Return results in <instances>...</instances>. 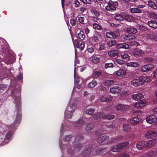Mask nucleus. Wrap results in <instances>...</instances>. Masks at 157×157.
<instances>
[{
    "label": "nucleus",
    "mask_w": 157,
    "mask_h": 157,
    "mask_svg": "<svg viewBox=\"0 0 157 157\" xmlns=\"http://www.w3.org/2000/svg\"><path fill=\"white\" fill-rule=\"evenodd\" d=\"M73 138L75 139L74 143H77L75 144L73 151L74 152H77L79 151L82 147V144L79 143L83 139V137L82 135H77L75 137H72L71 135H67L64 138V140L65 142Z\"/></svg>",
    "instance_id": "nucleus-1"
},
{
    "label": "nucleus",
    "mask_w": 157,
    "mask_h": 157,
    "mask_svg": "<svg viewBox=\"0 0 157 157\" xmlns=\"http://www.w3.org/2000/svg\"><path fill=\"white\" fill-rule=\"evenodd\" d=\"M14 99L17 106V105L18 106V108L17 109V114L16 116V119L14 122V123H19L20 122L21 119V113L20 108L21 104V98L19 96L15 97Z\"/></svg>",
    "instance_id": "nucleus-2"
},
{
    "label": "nucleus",
    "mask_w": 157,
    "mask_h": 157,
    "mask_svg": "<svg viewBox=\"0 0 157 157\" xmlns=\"http://www.w3.org/2000/svg\"><path fill=\"white\" fill-rule=\"evenodd\" d=\"M12 135V132H8L6 135L4 140L3 141L4 135L3 133H0V144H2L1 145H3L7 144L8 141L6 142V140H8L10 139Z\"/></svg>",
    "instance_id": "nucleus-3"
},
{
    "label": "nucleus",
    "mask_w": 157,
    "mask_h": 157,
    "mask_svg": "<svg viewBox=\"0 0 157 157\" xmlns=\"http://www.w3.org/2000/svg\"><path fill=\"white\" fill-rule=\"evenodd\" d=\"M155 66L152 64H149L143 65L141 68V70L143 72H147L154 69Z\"/></svg>",
    "instance_id": "nucleus-4"
},
{
    "label": "nucleus",
    "mask_w": 157,
    "mask_h": 157,
    "mask_svg": "<svg viewBox=\"0 0 157 157\" xmlns=\"http://www.w3.org/2000/svg\"><path fill=\"white\" fill-rule=\"evenodd\" d=\"M147 104L148 102L147 101L146 99H143L133 104V106L135 108L140 109L145 106Z\"/></svg>",
    "instance_id": "nucleus-5"
},
{
    "label": "nucleus",
    "mask_w": 157,
    "mask_h": 157,
    "mask_svg": "<svg viewBox=\"0 0 157 157\" xmlns=\"http://www.w3.org/2000/svg\"><path fill=\"white\" fill-rule=\"evenodd\" d=\"M146 120L147 123L152 124L157 122V118L155 115L152 114L146 117Z\"/></svg>",
    "instance_id": "nucleus-6"
},
{
    "label": "nucleus",
    "mask_w": 157,
    "mask_h": 157,
    "mask_svg": "<svg viewBox=\"0 0 157 157\" xmlns=\"http://www.w3.org/2000/svg\"><path fill=\"white\" fill-rule=\"evenodd\" d=\"M129 108L128 105H125L121 104H117L116 106V110L119 112H121Z\"/></svg>",
    "instance_id": "nucleus-7"
},
{
    "label": "nucleus",
    "mask_w": 157,
    "mask_h": 157,
    "mask_svg": "<svg viewBox=\"0 0 157 157\" xmlns=\"http://www.w3.org/2000/svg\"><path fill=\"white\" fill-rule=\"evenodd\" d=\"M121 88L118 86H113L110 89V92L113 94H117L121 92Z\"/></svg>",
    "instance_id": "nucleus-8"
},
{
    "label": "nucleus",
    "mask_w": 157,
    "mask_h": 157,
    "mask_svg": "<svg viewBox=\"0 0 157 157\" xmlns=\"http://www.w3.org/2000/svg\"><path fill=\"white\" fill-rule=\"evenodd\" d=\"M136 148L139 150H143L147 148L146 141H141L138 142L136 144Z\"/></svg>",
    "instance_id": "nucleus-9"
},
{
    "label": "nucleus",
    "mask_w": 157,
    "mask_h": 157,
    "mask_svg": "<svg viewBox=\"0 0 157 157\" xmlns=\"http://www.w3.org/2000/svg\"><path fill=\"white\" fill-rule=\"evenodd\" d=\"M113 99L112 97L104 94L100 98V101L102 102H110Z\"/></svg>",
    "instance_id": "nucleus-10"
},
{
    "label": "nucleus",
    "mask_w": 157,
    "mask_h": 157,
    "mask_svg": "<svg viewBox=\"0 0 157 157\" xmlns=\"http://www.w3.org/2000/svg\"><path fill=\"white\" fill-rule=\"evenodd\" d=\"M131 83L134 87H137L142 85L140 77L132 79L131 82Z\"/></svg>",
    "instance_id": "nucleus-11"
},
{
    "label": "nucleus",
    "mask_w": 157,
    "mask_h": 157,
    "mask_svg": "<svg viewBox=\"0 0 157 157\" xmlns=\"http://www.w3.org/2000/svg\"><path fill=\"white\" fill-rule=\"evenodd\" d=\"M114 74L118 77H123L126 75V71L124 70L120 69L115 72Z\"/></svg>",
    "instance_id": "nucleus-12"
},
{
    "label": "nucleus",
    "mask_w": 157,
    "mask_h": 157,
    "mask_svg": "<svg viewBox=\"0 0 157 157\" xmlns=\"http://www.w3.org/2000/svg\"><path fill=\"white\" fill-rule=\"evenodd\" d=\"M131 97L132 99L133 100L138 101L143 99L144 97V96L141 93H138L132 95Z\"/></svg>",
    "instance_id": "nucleus-13"
},
{
    "label": "nucleus",
    "mask_w": 157,
    "mask_h": 157,
    "mask_svg": "<svg viewBox=\"0 0 157 157\" xmlns=\"http://www.w3.org/2000/svg\"><path fill=\"white\" fill-rule=\"evenodd\" d=\"M144 54V52L139 49H134L133 51V55L135 56H140Z\"/></svg>",
    "instance_id": "nucleus-14"
},
{
    "label": "nucleus",
    "mask_w": 157,
    "mask_h": 157,
    "mask_svg": "<svg viewBox=\"0 0 157 157\" xmlns=\"http://www.w3.org/2000/svg\"><path fill=\"white\" fill-rule=\"evenodd\" d=\"M157 142L156 139H153L146 142L147 149L152 147Z\"/></svg>",
    "instance_id": "nucleus-15"
},
{
    "label": "nucleus",
    "mask_w": 157,
    "mask_h": 157,
    "mask_svg": "<svg viewBox=\"0 0 157 157\" xmlns=\"http://www.w3.org/2000/svg\"><path fill=\"white\" fill-rule=\"evenodd\" d=\"M142 85L145 83H149L151 81V78L147 76H141L140 77Z\"/></svg>",
    "instance_id": "nucleus-16"
},
{
    "label": "nucleus",
    "mask_w": 157,
    "mask_h": 157,
    "mask_svg": "<svg viewBox=\"0 0 157 157\" xmlns=\"http://www.w3.org/2000/svg\"><path fill=\"white\" fill-rule=\"evenodd\" d=\"M76 108V104L75 103H71L67 107L66 110L68 112L74 113Z\"/></svg>",
    "instance_id": "nucleus-17"
},
{
    "label": "nucleus",
    "mask_w": 157,
    "mask_h": 157,
    "mask_svg": "<svg viewBox=\"0 0 157 157\" xmlns=\"http://www.w3.org/2000/svg\"><path fill=\"white\" fill-rule=\"evenodd\" d=\"M141 119L140 118L135 117L131 119L130 120V123L133 125L137 124L140 121Z\"/></svg>",
    "instance_id": "nucleus-18"
},
{
    "label": "nucleus",
    "mask_w": 157,
    "mask_h": 157,
    "mask_svg": "<svg viewBox=\"0 0 157 157\" xmlns=\"http://www.w3.org/2000/svg\"><path fill=\"white\" fill-rule=\"evenodd\" d=\"M119 53L117 50H111L108 52L109 56L111 57H113L117 56Z\"/></svg>",
    "instance_id": "nucleus-19"
},
{
    "label": "nucleus",
    "mask_w": 157,
    "mask_h": 157,
    "mask_svg": "<svg viewBox=\"0 0 157 157\" xmlns=\"http://www.w3.org/2000/svg\"><path fill=\"white\" fill-rule=\"evenodd\" d=\"M156 153V152L153 151H148L146 152L145 155L140 157H152L155 155Z\"/></svg>",
    "instance_id": "nucleus-20"
},
{
    "label": "nucleus",
    "mask_w": 157,
    "mask_h": 157,
    "mask_svg": "<svg viewBox=\"0 0 157 157\" xmlns=\"http://www.w3.org/2000/svg\"><path fill=\"white\" fill-rule=\"evenodd\" d=\"M92 148L93 147L91 145L87 146L85 148L84 151L82 152L83 155H85L89 154L91 151Z\"/></svg>",
    "instance_id": "nucleus-21"
},
{
    "label": "nucleus",
    "mask_w": 157,
    "mask_h": 157,
    "mask_svg": "<svg viewBox=\"0 0 157 157\" xmlns=\"http://www.w3.org/2000/svg\"><path fill=\"white\" fill-rule=\"evenodd\" d=\"M116 47L118 49L124 48L127 49L129 48V46L128 44L125 43H120L116 44Z\"/></svg>",
    "instance_id": "nucleus-22"
},
{
    "label": "nucleus",
    "mask_w": 157,
    "mask_h": 157,
    "mask_svg": "<svg viewBox=\"0 0 157 157\" xmlns=\"http://www.w3.org/2000/svg\"><path fill=\"white\" fill-rule=\"evenodd\" d=\"M84 123V121L81 119H80L75 123V126L78 128H80L82 127Z\"/></svg>",
    "instance_id": "nucleus-23"
},
{
    "label": "nucleus",
    "mask_w": 157,
    "mask_h": 157,
    "mask_svg": "<svg viewBox=\"0 0 157 157\" xmlns=\"http://www.w3.org/2000/svg\"><path fill=\"white\" fill-rule=\"evenodd\" d=\"M147 38L152 40L157 41V34L152 33L147 35Z\"/></svg>",
    "instance_id": "nucleus-24"
},
{
    "label": "nucleus",
    "mask_w": 157,
    "mask_h": 157,
    "mask_svg": "<svg viewBox=\"0 0 157 157\" xmlns=\"http://www.w3.org/2000/svg\"><path fill=\"white\" fill-rule=\"evenodd\" d=\"M126 31L129 34H135L137 32V29L132 27L127 28Z\"/></svg>",
    "instance_id": "nucleus-25"
},
{
    "label": "nucleus",
    "mask_w": 157,
    "mask_h": 157,
    "mask_svg": "<svg viewBox=\"0 0 157 157\" xmlns=\"http://www.w3.org/2000/svg\"><path fill=\"white\" fill-rule=\"evenodd\" d=\"M147 24L150 27L153 29L157 28V22L154 21H149L147 22Z\"/></svg>",
    "instance_id": "nucleus-26"
},
{
    "label": "nucleus",
    "mask_w": 157,
    "mask_h": 157,
    "mask_svg": "<svg viewBox=\"0 0 157 157\" xmlns=\"http://www.w3.org/2000/svg\"><path fill=\"white\" fill-rule=\"evenodd\" d=\"M112 17L119 21H122L124 19V17L122 15L117 13L113 14Z\"/></svg>",
    "instance_id": "nucleus-27"
},
{
    "label": "nucleus",
    "mask_w": 157,
    "mask_h": 157,
    "mask_svg": "<svg viewBox=\"0 0 157 157\" xmlns=\"http://www.w3.org/2000/svg\"><path fill=\"white\" fill-rule=\"evenodd\" d=\"M108 136L105 135L102 136H100L98 139L97 141L99 143H101L105 140L108 139Z\"/></svg>",
    "instance_id": "nucleus-28"
},
{
    "label": "nucleus",
    "mask_w": 157,
    "mask_h": 157,
    "mask_svg": "<svg viewBox=\"0 0 157 157\" xmlns=\"http://www.w3.org/2000/svg\"><path fill=\"white\" fill-rule=\"evenodd\" d=\"M139 63L136 62H130L127 63L126 65L127 67H136L139 66Z\"/></svg>",
    "instance_id": "nucleus-29"
},
{
    "label": "nucleus",
    "mask_w": 157,
    "mask_h": 157,
    "mask_svg": "<svg viewBox=\"0 0 157 157\" xmlns=\"http://www.w3.org/2000/svg\"><path fill=\"white\" fill-rule=\"evenodd\" d=\"M131 129L130 126L127 124H124L123 126V130L124 132H129Z\"/></svg>",
    "instance_id": "nucleus-30"
},
{
    "label": "nucleus",
    "mask_w": 157,
    "mask_h": 157,
    "mask_svg": "<svg viewBox=\"0 0 157 157\" xmlns=\"http://www.w3.org/2000/svg\"><path fill=\"white\" fill-rule=\"evenodd\" d=\"M105 9L111 12H112L116 10V7L111 5H108L105 7Z\"/></svg>",
    "instance_id": "nucleus-31"
},
{
    "label": "nucleus",
    "mask_w": 157,
    "mask_h": 157,
    "mask_svg": "<svg viewBox=\"0 0 157 157\" xmlns=\"http://www.w3.org/2000/svg\"><path fill=\"white\" fill-rule=\"evenodd\" d=\"M103 114L102 113H96L94 115V119L96 120H98L100 119L102 116L103 117Z\"/></svg>",
    "instance_id": "nucleus-32"
},
{
    "label": "nucleus",
    "mask_w": 157,
    "mask_h": 157,
    "mask_svg": "<svg viewBox=\"0 0 157 157\" xmlns=\"http://www.w3.org/2000/svg\"><path fill=\"white\" fill-rule=\"evenodd\" d=\"M118 146H119L120 148H121V150L122 149L124 148L125 147H127L129 144V143L128 141H126L124 143H122L121 144H118Z\"/></svg>",
    "instance_id": "nucleus-33"
},
{
    "label": "nucleus",
    "mask_w": 157,
    "mask_h": 157,
    "mask_svg": "<svg viewBox=\"0 0 157 157\" xmlns=\"http://www.w3.org/2000/svg\"><path fill=\"white\" fill-rule=\"evenodd\" d=\"M97 84V82L95 80H93L92 81L90 82L88 86L90 88H93Z\"/></svg>",
    "instance_id": "nucleus-34"
},
{
    "label": "nucleus",
    "mask_w": 157,
    "mask_h": 157,
    "mask_svg": "<svg viewBox=\"0 0 157 157\" xmlns=\"http://www.w3.org/2000/svg\"><path fill=\"white\" fill-rule=\"evenodd\" d=\"M73 113L68 112L66 110L65 113V117L67 118L71 119L72 117Z\"/></svg>",
    "instance_id": "nucleus-35"
},
{
    "label": "nucleus",
    "mask_w": 157,
    "mask_h": 157,
    "mask_svg": "<svg viewBox=\"0 0 157 157\" xmlns=\"http://www.w3.org/2000/svg\"><path fill=\"white\" fill-rule=\"evenodd\" d=\"M94 127V126L93 124L92 123L88 124L85 127V129L87 131H90Z\"/></svg>",
    "instance_id": "nucleus-36"
},
{
    "label": "nucleus",
    "mask_w": 157,
    "mask_h": 157,
    "mask_svg": "<svg viewBox=\"0 0 157 157\" xmlns=\"http://www.w3.org/2000/svg\"><path fill=\"white\" fill-rule=\"evenodd\" d=\"M148 5L154 9H157V5L151 1H150L148 2Z\"/></svg>",
    "instance_id": "nucleus-37"
},
{
    "label": "nucleus",
    "mask_w": 157,
    "mask_h": 157,
    "mask_svg": "<svg viewBox=\"0 0 157 157\" xmlns=\"http://www.w3.org/2000/svg\"><path fill=\"white\" fill-rule=\"evenodd\" d=\"M95 110L94 109L89 108L86 110V113L88 115H92L94 112Z\"/></svg>",
    "instance_id": "nucleus-38"
},
{
    "label": "nucleus",
    "mask_w": 157,
    "mask_h": 157,
    "mask_svg": "<svg viewBox=\"0 0 157 157\" xmlns=\"http://www.w3.org/2000/svg\"><path fill=\"white\" fill-rule=\"evenodd\" d=\"M114 117V116L113 115L107 114L103 115V118L104 119L110 120L113 119Z\"/></svg>",
    "instance_id": "nucleus-39"
},
{
    "label": "nucleus",
    "mask_w": 157,
    "mask_h": 157,
    "mask_svg": "<svg viewBox=\"0 0 157 157\" xmlns=\"http://www.w3.org/2000/svg\"><path fill=\"white\" fill-rule=\"evenodd\" d=\"M131 12L133 13H140L142 12L141 10L136 8H131L130 9Z\"/></svg>",
    "instance_id": "nucleus-40"
},
{
    "label": "nucleus",
    "mask_w": 157,
    "mask_h": 157,
    "mask_svg": "<svg viewBox=\"0 0 157 157\" xmlns=\"http://www.w3.org/2000/svg\"><path fill=\"white\" fill-rule=\"evenodd\" d=\"M121 56L122 59L126 60H128L130 59V56L126 53H122Z\"/></svg>",
    "instance_id": "nucleus-41"
},
{
    "label": "nucleus",
    "mask_w": 157,
    "mask_h": 157,
    "mask_svg": "<svg viewBox=\"0 0 157 157\" xmlns=\"http://www.w3.org/2000/svg\"><path fill=\"white\" fill-rule=\"evenodd\" d=\"M114 81L113 80H108L105 81L104 84L105 86H110L114 83Z\"/></svg>",
    "instance_id": "nucleus-42"
},
{
    "label": "nucleus",
    "mask_w": 157,
    "mask_h": 157,
    "mask_svg": "<svg viewBox=\"0 0 157 157\" xmlns=\"http://www.w3.org/2000/svg\"><path fill=\"white\" fill-rule=\"evenodd\" d=\"M107 44L109 47H112L115 45H116V41L113 40H110L107 42Z\"/></svg>",
    "instance_id": "nucleus-43"
},
{
    "label": "nucleus",
    "mask_w": 157,
    "mask_h": 157,
    "mask_svg": "<svg viewBox=\"0 0 157 157\" xmlns=\"http://www.w3.org/2000/svg\"><path fill=\"white\" fill-rule=\"evenodd\" d=\"M101 74V71H95L93 74V77L94 78H97Z\"/></svg>",
    "instance_id": "nucleus-44"
},
{
    "label": "nucleus",
    "mask_w": 157,
    "mask_h": 157,
    "mask_svg": "<svg viewBox=\"0 0 157 157\" xmlns=\"http://www.w3.org/2000/svg\"><path fill=\"white\" fill-rule=\"evenodd\" d=\"M90 59H91L92 62L94 63H96L99 62L100 60V58L96 56H92L90 57Z\"/></svg>",
    "instance_id": "nucleus-45"
},
{
    "label": "nucleus",
    "mask_w": 157,
    "mask_h": 157,
    "mask_svg": "<svg viewBox=\"0 0 157 157\" xmlns=\"http://www.w3.org/2000/svg\"><path fill=\"white\" fill-rule=\"evenodd\" d=\"M118 144H117L116 147L114 146L111 148V150L113 152H118L120 151L121 150V148H120L119 146H118Z\"/></svg>",
    "instance_id": "nucleus-46"
},
{
    "label": "nucleus",
    "mask_w": 157,
    "mask_h": 157,
    "mask_svg": "<svg viewBox=\"0 0 157 157\" xmlns=\"http://www.w3.org/2000/svg\"><path fill=\"white\" fill-rule=\"evenodd\" d=\"M78 37L80 40H83L85 37L84 32L83 31H80V33L78 34Z\"/></svg>",
    "instance_id": "nucleus-47"
},
{
    "label": "nucleus",
    "mask_w": 157,
    "mask_h": 157,
    "mask_svg": "<svg viewBox=\"0 0 157 157\" xmlns=\"http://www.w3.org/2000/svg\"><path fill=\"white\" fill-rule=\"evenodd\" d=\"M93 28L96 30H100L101 29V27L97 23H93Z\"/></svg>",
    "instance_id": "nucleus-48"
},
{
    "label": "nucleus",
    "mask_w": 157,
    "mask_h": 157,
    "mask_svg": "<svg viewBox=\"0 0 157 157\" xmlns=\"http://www.w3.org/2000/svg\"><path fill=\"white\" fill-rule=\"evenodd\" d=\"M144 63L151 62L154 61V59L152 58L146 57L144 59Z\"/></svg>",
    "instance_id": "nucleus-49"
},
{
    "label": "nucleus",
    "mask_w": 157,
    "mask_h": 157,
    "mask_svg": "<svg viewBox=\"0 0 157 157\" xmlns=\"http://www.w3.org/2000/svg\"><path fill=\"white\" fill-rule=\"evenodd\" d=\"M135 37L132 36H131L130 35H126L124 37V39L125 40L129 42L132 40L133 38H134Z\"/></svg>",
    "instance_id": "nucleus-50"
},
{
    "label": "nucleus",
    "mask_w": 157,
    "mask_h": 157,
    "mask_svg": "<svg viewBox=\"0 0 157 157\" xmlns=\"http://www.w3.org/2000/svg\"><path fill=\"white\" fill-rule=\"evenodd\" d=\"M113 36V32H109L106 33V36L107 38L114 39Z\"/></svg>",
    "instance_id": "nucleus-51"
},
{
    "label": "nucleus",
    "mask_w": 157,
    "mask_h": 157,
    "mask_svg": "<svg viewBox=\"0 0 157 157\" xmlns=\"http://www.w3.org/2000/svg\"><path fill=\"white\" fill-rule=\"evenodd\" d=\"M113 64L112 63H106L105 65V67L106 69L108 68H113Z\"/></svg>",
    "instance_id": "nucleus-52"
},
{
    "label": "nucleus",
    "mask_w": 157,
    "mask_h": 157,
    "mask_svg": "<svg viewBox=\"0 0 157 157\" xmlns=\"http://www.w3.org/2000/svg\"><path fill=\"white\" fill-rule=\"evenodd\" d=\"M109 5H111L112 6H117L118 5V3L117 2H112L111 0H109Z\"/></svg>",
    "instance_id": "nucleus-53"
},
{
    "label": "nucleus",
    "mask_w": 157,
    "mask_h": 157,
    "mask_svg": "<svg viewBox=\"0 0 157 157\" xmlns=\"http://www.w3.org/2000/svg\"><path fill=\"white\" fill-rule=\"evenodd\" d=\"M151 138L155 137L157 136V132L154 131H150Z\"/></svg>",
    "instance_id": "nucleus-54"
},
{
    "label": "nucleus",
    "mask_w": 157,
    "mask_h": 157,
    "mask_svg": "<svg viewBox=\"0 0 157 157\" xmlns=\"http://www.w3.org/2000/svg\"><path fill=\"white\" fill-rule=\"evenodd\" d=\"M130 44L131 46H133L134 45H136V46H138L139 45V43L136 41H132V40H131L130 42Z\"/></svg>",
    "instance_id": "nucleus-55"
},
{
    "label": "nucleus",
    "mask_w": 157,
    "mask_h": 157,
    "mask_svg": "<svg viewBox=\"0 0 157 157\" xmlns=\"http://www.w3.org/2000/svg\"><path fill=\"white\" fill-rule=\"evenodd\" d=\"M147 139H150L151 138L150 131H148L146 133L144 136Z\"/></svg>",
    "instance_id": "nucleus-56"
},
{
    "label": "nucleus",
    "mask_w": 157,
    "mask_h": 157,
    "mask_svg": "<svg viewBox=\"0 0 157 157\" xmlns=\"http://www.w3.org/2000/svg\"><path fill=\"white\" fill-rule=\"evenodd\" d=\"M104 150L103 148L99 147L96 151V152L97 154H100L104 152L103 150Z\"/></svg>",
    "instance_id": "nucleus-57"
},
{
    "label": "nucleus",
    "mask_w": 157,
    "mask_h": 157,
    "mask_svg": "<svg viewBox=\"0 0 157 157\" xmlns=\"http://www.w3.org/2000/svg\"><path fill=\"white\" fill-rule=\"evenodd\" d=\"M114 38H116L119 35V33L118 31H115L113 32Z\"/></svg>",
    "instance_id": "nucleus-58"
},
{
    "label": "nucleus",
    "mask_w": 157,
    "mask_h": 157,
    "mask_svg": "<svg viewBox=\"0 0 157 157\" xmlns=\"http://www.w3.org/2000/svg\"><path fill=\"white\" fill-rule=\"evenodd\" d=\"M132 18V16L128 15H126L125 17V18L126 20L128 21H131Z\"/></svg>",
    "instance_id": "nucleus-59"
},
{
    "label": "nucleus",
    "mask_w": 157,
    "mask_h": 157,
    "mask_svg": "<svg viewBox=\"0 0 157 157\" xmlns=\"http://www.w3.org/2000/svg\"><path fill=\"white\" fill-rule=\"evenodd\" d=\"M118 157H130L129 154L124 152L121 154Z\"/></svg>",
    "instance_id": "nucleus-60"
},
{
    "label": "nucleus",
    "mask_w": 157,
    "mask_h": 157,
    "mask_svg": "<svg viewBox=\"0 0 157 157\" xmlns=\"http://www.w3.org/2000/svg\"><path fill=\"white\" fill-rule=\"evenodd\" d=\"M116 62L117 64L121 65H122L124 63L123 60L117 59H116Z\"/></svg>",
    "instance_id": "nucleus-61"
},
{
    "label": "nucleus",
    "mask_w": 157,
    "mask_h": 157,
    "mask_svg": "<svg viewBox=\"0 0 157 157\" xmlns=\"http://www.w3.org/2000/svg\"><path fill=\"white\" fill-rule=\"evenodd\" d=\"M74 4L76 7H78L80 5V2L77 0H75L74 1Z\"/></svg>",
    "instance_id": "nucleus-62"
},
{
    "label": "nucleus",
    "mask_w": 157,
    "mask_h": 157,
    "mask_svg": "<svg viewBox=\"0 0 157 157\" xmlns=\"http://www.w3.org/2000/svg\"><path fill=\"white\" fill-rule=\"evenodd\" d=\"M86 52L90 54L92 53L94 51V49L92 47L88 48L86 50Z\"/></svg>",
    "instance_id": "nucleus-63"
},
{
    "label": "nucleus",
    "mask_w": 157,
    "mask_h": 157,
    "mask_svg": "<svg viewBox=\"0 0 157 157\" xmlns=\"http://www.w3.org/2000/svg\"><path fill=\"white\" fill-rule=\"evenodd\" d=\"M78 46H79L80 47V48H80V49L81 50H82L83 49V48H84V47H85V44H84V42H82L80 45H79V44L78 45Z\"/></svg>",
    "instance_id": "nucleus-64"
}]
</instances>
